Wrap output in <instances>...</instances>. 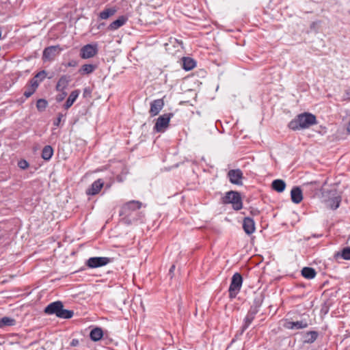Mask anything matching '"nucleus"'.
I'll return each instance as SVG.
<instances>
[{
    "instance_id": "nucleus-43",
    "label": "nucleus",
    "mask_w": 350,
    "mask_h": 350,
    "mask_svg": "<svg viewBox=\"0 0 350 350\" xmlns=\"http://www.w3.org/2000/svg\"><path fill=\"white\" fill-rule=\"evenodd\" d=\"M1 38V30L0 29V39Z\"/></svg>"
},
{
    "instance_id": "nucleus-23",
    "label": "nucleus",
    "mask_w": 350,
    "mask_h": 350,
    "mask_svg": "<svg viewBox=\"0 0 350 350\" xmlns=\"http://www.w3.org/2000/svg\"><path fill=\"white\" fill-rule=\"evenodd\" d=\"M53 155V149L49 146H45L42 151V158L45 161H49L51 159Z\"/></svg>"
},
{
    "instance_id": "nucleus-13",
    "label": "nucleus",
    "mask_w": 350,
    "mask_h": 350,
    "mask_svg": "<svg viewBox=\"0 0 350 350\" xmlns=\"http://www.w3.org/2000/svg\"><path fill=\"white\" fill-rule=\"evenodd\" d=\"M142 203L137 200H131L126 202L122 206V212L124 214H126L129 211H136L141 208Z\"/></svg>"
},
{
    "instance_id": "nucleus-2",
    "label": "nucleus",
    "mask_w": 350,
    "mask_h": 350,
    "mask_svg": "<svg viewBox=\"0 0 350 350\" xmlns=\"http://www.w3.org/2000/svg\"><path fill=\"white\" fill-rule=\"evenodd\" d=\"M44 312L47 314H55L60 319H71L74 315V312L70 310L64 309L62 301H57L51 303L44 308Z\"/></svg>"
},
{
    "instance_id": "nucleus-26",
    "label": "nucleus",
    "mask_w": 350,
    "mask_h": 350,
    "mask_svg": "<svg viewBox=\"0 0 350 350\" xmlns=\"http://www.w3.org/2000/svg\"><path fill=\"white\" fill-rule=\"evenodd\" d=\"M341 202V198L340 196H336L330 198L328 201V206L333 210H336L340 206Z\"/></svg>"
},
{
    "instance_id": "nucleus-11",
    "label": "nucleus",
    "mask_w": 350,
    "mask_h": 350,
    "mask_svg": "<svg viewBox=\"0 0 350 350\" xmlns=\"http://www.w3.org/2000/svg\"><path fill=\"white\" fill-rule=\"evenodd\" d=\"M104 185L103 179L95 180L91 186L86 190V194L88 196H94L98 194Z\"/></svg>"
},
{
    "instance_id": "nucleus-5",
    "label": "nucleus",
    "mask_w": 350,
    "mask_h": 350,
    "mask_svg": "<svg viewBox=\"0 0 350 350\" xmlns=\"http://www.w3.org/2000/svg\"><path fill=\"white\" fill-rule=\"evenodd\" d=\"M98 53L97 44H88L83 46L80 51V56L82 59H90Z\"/></svg>"
},
{
    "instance_id": "nucleus-17",
    "label": "nucleus",
    "mask_w": 350,
    "mask_h": 350,
    "mask_svg": "<svg viewBox=\"0 0 350 350\" xmlns=\"http://www.w3.org/2000/svg\"><path fill=\"white\" fill-rule=\"evenodd\" d=\"M80 94L79 90H75L71 92L68 98H67L65 104L64 105V108L66 110H68L71 106L73 105V103L75 102L77 98H78L79 95Z\"/></svg>"
},
{
    "instance_id": "nucleus-36",
    "label": "nucleus",
    "mask_w": 350,
    "mask_h": 350,
    "mask_svg": "<svg viewBox=\"0 0 350 350\" xmlns=\"http://www.w3.org/2000/svg\"><path fill=\"white\" fill-rule=\"evenodd\" d=\"M36 92V90L33 89L30 86L27 88V89L24 92V96L26 98L30 97L34 92Z\"/></svg>"
},
{
    "instance_id": "nucleus-21",
    "label": "nucleus",
    "mask_w": 350,
    "mask_h": 350,
    "mask_svg": "<svg viewBox=\"0 0 350 350\" xmlns=\"http://www.w3.org/2000/svg\"><path fill=\"white\" fill-rule=\"evenodd\" d=\"M96 68V66L93 64H84L83 65L81 68L79 70V72L81 75H90L92 73L95 69Z\"/></svg>"
},
{
    "instance_id": "nucleus-40",
    "label": "nucleus",
    "mask_w": 350,
    "mask_h": 350,
    "mask_svg": "<svg viewBox=\"0 0 350 350\" xmlns=\"http://www.w3.org/2000/svg\"><path fill=\"white\" fill-rule=\"evenodd\" d=\"M71 346L75 347L79 345V340L77 339H72L70 342Z\"/></svg>"
},
{
    "instance_id": "nucleus-37",
    "label": "nucleus",
    "mask_w": 350,
    "mask_h": 350,
    "mask_svg": "<svg viewBox=\"0 0 350 350\" xmlns=\"http://www.w3.org/2000/svg\"><path fill=\"white\" fill-rule=\"evenodd\" d=\"M60 92L62 93L57 95L56 98H55L56 101L58 103L62 102L67 95V93L65 91H60Z\"/></svg>"
},
{
    "instance_id": "nucleus-45",
    "label": "nucleus",
    "mask_w": 350,
    "mask_h": 350,
    "mask_svg": "<svg viewBox=\"0 0 350 350\" xmlns=\"http://www.w3.org/2000/svg\"><path fill=\"white\" fill-rule=\"evenodd\" d=\"M178 350H182V349H178Z\"/></svg>"
},
{
    "instance_id": "nucleus-14",
    "label": "nucleus",
    "mask_w": 350,
    "mask_h": 350,
    "mask_svg": "<svg viewBox=\"0 0 350 350\" xmlns=\"http://www.w3.org/2000/svg\"><path fill=\"white\" fill-rule=\"evenodd\" d=\"M291 200L295 203L299 204L303 200L302 191L299 187H294L291 191Z\"/></svg>"
},
{
    "instance_id": "nucleus-16",
    "label": "nucleus",
    "mask_w": 350,
    "mask_h": 350,
    "mask_svg": "<svg viewBox=\"0 0 350 350\" xmlns=\"http://www.w3.org/2000/svg\"><path fill=\"white\" fill-rule=\"evenodd\" d=\"M128 18L125 16H121L118 19L113 21L108 27L111 31H114L123 26L127 21Z\"/></svg>"
},
{
    "instance_id": "nucleus-9",
    "label": "nucleus",
    "mask_w": 350,
    "mask_h": 350,
    "mask_svg": "<svg viewBox=\"0 0 350 350\" xmlns=\"http://www.w3.org/2000/svg\"><path fill=\"white\" fill-rule=\"evenodd\" d=\"M164 106V101L162 98L156 99L150 103L149 113L152 117L159 113Z\"/></svg>"
},
{
    "instance_id": "nucleus-39",
    "label": "nucleus",
    "mask_w": 350,
    "mask_h": 350,
    "mask_svg": "<svg viewBox=\"0 0 350 350\" xmlns=\"http://www.w3.org/2000/svg\"><path fill=\"white\" fill-rule=\"evenodd\" d=\"M175 270V265H172L171 267L170 268L168 275L170 277V278H173L174 275V271Z\"/></svg>"
},
{
    "instance_id": "nucleus-27",
    "label": "nucleus",
    "mask_w": 350,
    "mask_h": 350,
    "mask_svg": "<svg viewBox=\"0 0 350 350\" xmlns=\"http://www.w3.org/2000/svg\"><path fill=\"white\" fill-rule=\"evenodd\" d=\"M15 324V320L8 317H4L0 319V328H3L6 326H11Z\"/></svg>"
},
{
    "instance_id": "nucleus-15",
    "label": "nucleus",
    "mask_w": 350,
    "mask_h": 350,
    "mask_svg": "<svg viewBox=\"0 0 350 350\" xmlns=\"http://www.w3.org/2000/svg\"><path fill=\"white\" fill-rule=\"evenodd\" d=\"M70 81V77L68 75H62L58 80L56 85L57 91H64L67 88Z\"/></svg>"
},
{
    "instance_id": "nucleus-25",
    "label": "nucleus",
    "mask_w": 350,
    "mask_h": 350,
    "mask_svg": "<svg viewBox=\"0 0 350 350\" xmlns=\"http://www.w3.org/2000/svg\"><path fill=\"white\" fill-rule=\"evenodd\" d=\"M196 66V62L190 57L183 59V68L185 70H190Z\"/></svg>"
},
{
    "instance_id": "nucleus-12",
    "label": "nucleus",
    "mask_w": 350,
    "mask_h": 350,
    "mask_svg": "<svg viewBox=\"0 0 350 350\" xmlns=\"http://www.w3.org/2000/svg\"><path fill=\"white\" fill-rule=\"evenodd\" d=\"M243 228L247 234L250 235L253 234L256 230L254 219L250 217H245L243 221Z\"/></svg>"
},
{
    "instance_id": "nucleus-41",
    "label": "nucleus",
    "mask_w": 350,
    "mask_h": 350,
    "mask_svg": "<svg viewBox=\"0 0 350 350\" xmlns=\"http://www.w3.org/2000/svg\"><path fill=\"white\" fill-rule=\"evenodd\" d=\"M77 65V62L75 61H71L68 64V66H75Z\"/></svg>"
},
{
    "instance_id": "nucleus-3",
    "label": "nucleus",
    "mask_w": 350,
    "mask_h": 350,
    "mask_svg": "<svg viewBox=\"0 0 350 350\" xmlns=\"http://www.w3.org/2000/svg\"><path fill=\"white\" fill-rule=\"evenodd\" d=\"M224 204H231L235 211H239L243 208V202L240 193L238 191H230L225 193L221 198Z\"/></svg>"
},
{
    "instance_id": "nucleus-28",
    "label": "nucleus",
    "mask_w": 350,
    "mask_h": 350,
    "mask_svg": "<svg viewBox=\"0 0 350 350\" xmlns=\"http://www.w3.org/2000/svg\"><path fill=\"white\" fill-rule=\"evenodd\" d=\"M241 286H230L229 297L230 299L236 297L237 295L240 292Z\"/></svg>"
},
{
    "instance_id": "nucleus-6",
    "label": "nucleus",
    "mask_w": 350,
    "mask_h": 350,
    "mask_svg": "<svg viewBox=\"0 0 350 350\" xmlns=\"http://www.w3.org/2000/svg\"><path fill=\"white\" fill-rule=\"evenodd\" d=\"M111 261V258L108 257H91L85 264L90 268H98L107 265Z\"/></svg>"
},
{
    "instance_id": "nucleus-22",
    "label": "nucleus",
    "mask_w": 350,
    "mask_h": 350,
    "mask_svg": "<svg viewBox=\"0 0 350 350\" xmlns=\"http://www.w3.org/2000/svg\"><path fill=\"white\" fill-rule=\"evenodd\" d=\"M271 185H272V188L275 191L280 192V193L282 192L285 189V187H286L285 182L281 179L274 180L272 182Z\"/></svg>"
},
{
    "instance_id": "nucleus-8",
    "label": "nucleus",
    "mask_w": 350,
    "mask_h": 350,
    "mask_svg": "<svg viewBox=\"0 0 350 350\" xmlns=\"http://www.w3.org/2000/svg\"><path fill=\"white\" fill-rule=\"evenodd\" d=\"M228 176L231 183L237 185H242L243 172L241 170H230L228 173Z\"/></svg>"
},
{
    "instance_id": "nucleus-38",
    "label": "nucleus",
    "mask_w": 350,
    "mask_h": 350,
    "mask_svg": "<svg viewBox=\"0 0 350 350\" xmlns=\"http://www.w3.org/2000/svg\"><path fill=\"white\" fill-rule=\"evenodd\" d=\"M65 116L64 114L59 113L57 119L54 121L53 124L55 126H58L62 121V119Z\"/></svg>"
},
{
    "instance_id": "nucleus-20",
    "label": "nucleus",
    "mask_w": 350,
    "mask_h": 350,
    "mask_svg": "<svg viewBox=\"0 0 350 350\" xmlns=\"http://www.w3.org/2000/svg\"><path fill=\"white\" fill-rule=\"evenodd\" d=\"M103 336V332L100 327H95L92 329L90 333V338L92 340L97 342L100 340Z\"/></svg>"
},
{
    "instance_id": "nucleus-44",
    "label": "nucleus",
    "mask_w": 350,
    "mask_h": 350,
    "mask_svg": "<svg viewBox=\"0 0 350 350\" xmlns=\"http://www.w3.org/2000/svg\"><path fill=\"white\" fill-rule=\"evenodd\" d=\"M327 284V282H325L323 284L325 285Z\"/></svg>"
},
{
    "instance_id": "nucleus-24",
    "label": "nucleus",
    "mask_w": 350,
    "mask_h": 350,
    "mask_svg": "<svg viewBox=\"0 0 350 350\" xmlns=\"http://www.w3.org/2000/svg\"><path fill=\"white\" fill-rule=\"evenodd\" d=\"M317 272L312 267H304L301 270V275L306 279H312L316 276Z\"/></svg>"
},
{
    "instance_id": "nucleus-19",
    "label": "nucleus",
    "mask_w": 350,
    "mask_h": 350,
    "mask_svg": "<svg viewBox=\"0 0 350 350\" xmlns=\"http://www.w3.org/2000/svg\"><path fill=\"white\" fill-rule=\"evenodd\" d=\"M286 327L291 329H304L308 327V323L305 321H291L286 323Z\"/></svg>"
},
{
    "instance_id": "nucleus-30",
    "label": "nucleus",
    "mask_w": 350,
    "mask_h": 350,
    "mask_svg": "<svg viewBox=\"0 0 350 350\" xmlns=\"http://www.w3.org/2000/svg\"><path fill=\"white\" fill-rule=\"evenodd\" d=\"M48 105V103L45 99L40 98L37 100L36 107L38 111H44Z\"/></svg>"
},
{
    "instance_id": "nucleus-35",
    "label": "nucleus",
    "mask_w": 350,
    "mask_h": 350,
    "mask_svg": "<svg viewBox=\"0 0 350 350\" xmlns=\"http://www.w3.org/2000/svg\"><path fill=\"white\" fill-rule=\"evenodd\" d=\"M18 166L22 170H25L29 167V163L25 159H21L18 162Z\"/></svg>"
},
{
    "instance_id": "nucleus-18",
    "label": "nucleus",
    "mask_w": 350,
    "mask_h": 350,
    "mask_svg": "<svg viewBox=\"0 0 350 350\" xmlns=\"http://www.w3.org/2000/svg\"><path fill=\"white\" fill-rule=\"evenodd\" d=\"M117 10L116 7L107 8L99 13V18L102 20L108 19L113 16L117 12Z\"/></svg>"
},
{
    "instance_id": "nucleus-10",
    "label": "nucleus",
    "mask_w": 350,
    "mask_h": 350,
    "mask_svg": "<svg viewBox=\"0 0 350 350\" xmlns=\"http://www.w3.org/2000/svg\"><path fill=\"white\" fill-rule=\"evenodd\" d=\"M258 310L256 307H252L248 311L246 317L244 319V323L242 326V332H244L250 325L252 322L255 318L256 314L258 313Z\"/></svg>"
},
{
    "instance_id": "nucleus-4",
    "label": "nucleus",
    "mask_w": 350,
    "mask_h": 350,
    "mask_svg": "<svg viewBox=\"0 0 350 350\" xmlns=\"http://www.w3.org/2000/svg\"><path fill=\"white\" fill-rule=\"evenodd\" d=\"M173 116L172 113H165L159 116L156 121L154 126V131L157 133H163L168 127L171 118Z\"/></svg>"
},
{
    "instance_id": "nucleus-31",
    "label": "nucleus",
    "mask_w": 350,
    "mask_h": 350,
    "mask_svg": "<svg viewBox=\"0 0 350 350\" xmlns=\"http://www.w3.org/2000/svg\"><path fill=\"white\" fill-rule=\"evenodd\" d=\"M308 335L310 336V338L307 340V342L310 343L313 342L318 337V333L315 331L309 332Z\"/></svg>"
},
{
    "instance_id": "nucleus-7",
    "label": "nucleus",
    "mask_w": 350,
    "mask_h": 350,
    "mask_svg": "<svg viewBox=\"0 0 350 350\" xmlns=\"http://www.w3.org/2000/svg\"><path fill=\"white\" fill-rule=\"evenodd\" d=\"M60 51L61 49L58 45L48 46L43 51V59L44 60H52Z\"/></svg>"
},
{
    "instance_id": "nucleus-42",
    "label": "nucleus",
    "mask_w": 350,
    "mask_h": 350,
    "mask_svg": "<svg viewBox=\"0 0 350 350\" xmlns=\"http://www.w3.org/2000/svg\"><path fill=\"white\" fill-rule=\"evenodd\" d=\"M347 131L350 133V120H349V122L348 126H347Z\"/></svg>"
},
{
    "instance_id": "nucleus-33",
    "label": "nucleus",
    "mask_w": 350,
    "mask_h": 350,
    "mask_svg": "<svg viewBox=\"0 0 350 350\" xmlns=\"http://www.w3.org/2000/svg\"><path fill=\"white\" fill-rule=\"evenodd\" d=\"M342 257L345 260H350V247H345L342 252Z\"/></svg>"
},
{
    "instance_id": "nucleus-29",
    "label": "nucleus",
    "mask_w": 350,
    "mask_h": 350,
    "mask_svg": "<svg viewBox=\"0 0 350 350\" xmlns=\"http://www.w3.org/2000/svg\"><path fill=\"white\" fill-rule=\"evenodd\" d=\"M243 278L239 273H235L230 280V284H242Z\"/></svg>"
},
{
    "instance_id": "nucleus-34",
    "label": "nucleus",
    "mask_w": 350,
    "mask_h": 350,
    "mask_svg": "<svg viewBox=\"0 0 350 350\" xmlns=\"http://www.w3.org/2000/svg\"><path fill=\"white\" fill-rule=\"evenodd\" d=\"M40 83V82H39L38 79H37L36 78L33 77L29 81V83H30L29 86L31 88H32L33 89L36 90V89L38 88Z\"/></svg>"
},
{
    "instance_id": "nucleus-32",
    "label": "nucleus",
    "mask_w": 350,
    "mask_h": 350,
    "mask_svg": "<svg viewBox=\"0 0 350 350\" xmlns=\"http://www.w3.org/2000/svg\"><path fill=\"white\" fill-rule=\"evenodd\" d=\"M46 75L47 73L45 70H42L38 72L34 77L38 79L39 82H41L46 78Z\"/></svg>"
},
{
    "instance_id": "nucleus-1",
    "label": "nucleus",
    "mask_w": 350,
    "mask_h": 350,
    "mask_svg": "<svg viewBox=\"0 0 350 350\" xmlns=\"http://www.w3.org/2000/svg\"><path fill=\"white\" fill-rule=\"evenodd\" d=\"M317 124L316 116L310 113L299 114L288 123V128L293 131L308 129Z\"/></svg>"
}]
</instances>
